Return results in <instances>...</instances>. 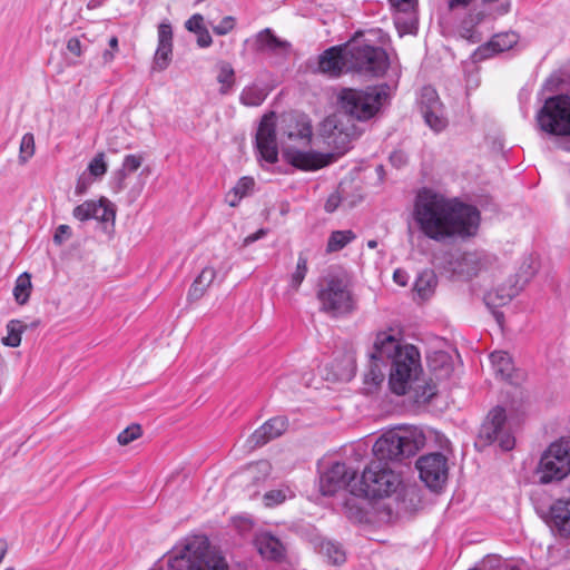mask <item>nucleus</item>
<instances>
[{
	"label": "nucleus",
	"mask_w": 570,
	"mask_h": 570,
	"mask_svg": "<svg viewBox=\"0 0 570 570\" xmlns=\"http://www.w3.org/2000/svg\"><path fill=\"white\" fill-rule=\"evenodd\" d=\"M412 216L420 232L438 243L475 236L481 220L475 206L426 188L417 193Z\"/></svg>",
	"instance_id": "f257e3e1"
},
{
	"label": "nucleus",
	"mask_w": 570,
	"mask_h": 570,
	"mask_svg": "<svg viewBox=\"0 0 570 570\" xmlns=\"http://www.w3.org/2000/svg\"><path fill=\"white\" fill-rule=\"evenodd\" d=\"M361 135L355 122L337 114L326 117L320 125V136L332 153L299 151L287 149V164L293 167L313 171L332 164L338 156L344 155L354 139Z\"/></svg>",
	"instance_id": "f03ea898"
},
{
	"label": "nucleus",
	"mask_w": 570,
	"mask_h": 570,
	"mask_svg": "<svg viewBox=\"0 0 570 570\" xmlns=\"http://www.w3.org/2000/svg\"><path fill=\"white\" fill-rule=\"evenodd\" d=\"M375 360L390 361L389 386L396 395H405L423 373L421 354L412 344H401L392 334L381 332L373 345Z\"/></svg>",
	"instance_id": "7ed1b4c3"
},
{
	"label": "nucleus",
	"mask_w": 570,
	"mask_h": 570,
	"mask_svg": "<svg viewBox=\"0 0 570 570\" xmlns=\"http://www.w3.org/2000/svg\"><path fill=\"white\" fill-rule=\"evenodd\" d=\"M425 444V435L420 428L400 426L380 436L373 445V462L386 463L413 456Z\"/></svg>",
	"instance_id": "20e7f679"
},
{
	"label": "nucleus",
	"mask_w": 570,
	"mask_h": 570,
	"mask_svg": "<svg viewBox=\"0 0 570 570\" xmlns=\"http://www.w3.org/2000/svg\"><path fill=\"white\" fill-rule=\"evenodd\" d=\"M389 98V86H368L364 89L343 88L337 95L338 107L353 121L373 118Z\"/></svg>",
	"instance_id": "39448f33"
},
{
	"label": "nucleus",
	"mask_w": 570,
	"mask_h": 570,
	"mask_svg": "<svg viewBox=\"0 0 570 570\" xmlns=\"http://www.w3.org/2000/svg\"><path fill=\"white\" fill-rule=\"evenodd\" d=\"M320 311L331 317H345L357 308L351 279L346 274L330 275L317 291Z\"/></svg>",
	"instance_id": "423d86ee"
},
{
	"label": "nucleus",
	"mask_w": 570,
	"mask_h": 570,
	"mask_svg": "<svg viewBox=\"0 0 570 570\" xmlns=\"http://www.w3.org/2000/svg\"><path fill=\"white\" fill-rule=\"evenodd\" d=\"M346 60L347 71L368 78L382 77L390 66V59L384 49L366 43L357 37L346 43Z\"/></svg>",
	"instance_id": "0eeeda50"
},
{
	"label": "nucleus",
	"mask_w": 570,
	"mask_h": 570,
	"mask_svg": "<svg viewBox=\"0 0 570 570\" xmlns=\"http://www.w3.org/2000/svg\"><path fill=\"white\" fill-rule=\"evenodd\" d=\"M183 561L187 563L188 570H227L225 559L210 548L205 538L189 541L174 559H169L168 566L174 568L176 562Z\"/></svg>",
	"instance_id": "6e6552de"
},
{
	"label": "nucleus",
	"mask_w": 570,
	"mask_h": 570,
	"mask_svg": "<svg viewBox=\"0 0 570 570\" xmlns=\"http://www.w3.org/2000/svg\"><path fill=\"white\" fill-rule=\"evenodd\" d=\"M570 473V439L552 442L541 455L537 475L541 484L564 479Z\"/></svg>",
	"instance_id": "1a4fd4ad"
},
{
	"label": "nucleus",
	"mask_w": 570,
	"mask_h": 570,
	"mask_svg": "<svg viewBox=\"0 0 570 570\" xmlns=\"http://www.w3.org/2000/svg\"><path fill=\"white\" fill-rule=\"evenodd\" d=\"M537 122L547 134L570 136V130L564 128L570 122V96L557 95L546 99L537 112Z\"/></svg>",
	"instance_id": "9d476101"
},
{
	"label": "nucleus",
	"mask_w": 570,
	"mask_h": 570,
	"mask_svg": "<svg viewBox=\"0 0 570 570\" xmlns=\"http://www.w3.org/2000/svg\"><path fill=\"white\" fill-rule=\"evenodd\" d=\"M399 475L386 463L371 462L363 471L360 491L366 498H384L396 491Z\"/></svg>",
	"instance_id": "9b49d317"
},
{
	"label": "nucleus",
	"mask_w": 570,
	"mask_h": 570,
	"mask_svg": "<svg viewBox=\"0 0 570 570\" xmlns=\"http://www.w3.org/2000/svg\"><path fill=\"white\" fill-rule=\"evenodd\" d=\"M479 441L484 444L498 443L503 451L514 448L515 439L503 407L495 406L488 413L479 431Z\"/></svg>",
	"instance_id": "f8f14e48"
},
{
	"label": "nucleus",
	"mask_w": 570,
	"mask_h": 570,
	"mask_svg": "<svg viewBox=\"0 0 570 570\" xmlns=\"http://www.w3.org/2000/svg\"><path fill=\"white\" fill-rule=\"evenodd\" d=\"M534 272L531 264L524 262L521 266V273L511 276L505 283L485 293L484 303L487 306L497 308L507 305L519 294L523 285L533 276Z\"/></svg>",
	"instance_id": "ddd939ff"
},
{
	"label": "nucleus",
	"mask_w": 570,
	"mask_h": 570,
	"mask_svg": "<svg viewBox=\"0 0 570 570\" xmlns=\"http://www.w3.org/2000/svg\"><path fill=\"white\" fill-rule=\"evenodd\" d=\"M255 149L259 161L272 165L278 160L276 116L274 111L263 116L255 136Z\"/></svg>",
	"instance_id": "4468645a"
},
{
	"label": "nucleus",
	"mask_w": 570,
	"mask_h": 570,
	"mask_svg": "<svg viewBox=\"0 0 570 570\" xmlns=\"http://www.w3.org/2000/svg\"><path fill=\"white\" fill-rule=\"evenodd\" d=\"M421 480L432 490L441 489L448 479V460L440 453H430L416 461Z\"/></svg>",
	"instance_id": "2eb2a0df"
},
{
	"label": "nucleus",
	"mask_w": 570,
	"mask_h": 570,
	"mask_svg": "<svg viewBox=\"0 0 570 570\" xmlns=\"http://www.w3.org/2000/svg\"><path fill=\"white\" fill-rule=\"evenodd\" d=\"M421 114L425 124L435 132L442 131L448 126L444 107L438 92L432 87H424L420 100Z\"/></svg>",
	"instance_id": "dca6fc26"
},
{
	"label": "nucleus",
	"mask_w": 570,
	"mask_h": 570,
	"mask_svg": "<svg viewBox=\"0 0 570 570\" xmlns=\"http://www.w3.org/2000/svg\"><path fill=\"white\" fill-rule=\"evenodd\" d=\"M354 478L355 471L350 470L345 463L336 462L321 474L320 490L323 495H333L347 487Z\"/></svg>",
	"instance_id": "f3484780"
},
{
	"label": "nucleus",
	"mask_w": 570,
	"mask_h": 570,
	"mask_svg": "<svg viewBox=\"0 0 570 570\" xmlns=\"http://www.w3.org/2000/svg\"><path fill=\"white\" fill-rule=\"evenodd\" d=\"M494 258L482 250L465 252L455 262L453 271L466 278L478 275L493 264Z\"/></svg>",
	"instance_id": "a211bd4d"
},
{
	"label": "nucleus",
	"mask_w": 570,
	"mask_h": 570,
	"mask_svg": "<svg viewBox=\"0 0 570 570\" xmlns=\"http://www.w3.org/2000/svg\"><path fill=\"white\" fill-rule=\"evenodd\" d=\"M285 432V417L275 416L266 421L256 429L247 439L246 444L249 450L261 448Z\"/></svg>",
	"instance_id": "6ab92c4d"
},
{
	"label": "nucleus",
	"mask_w": 570,
	"mask_h": 570,
	"mask_svg": "<svg viewBox=\"0 0 570 570\" xmlns=\"http://www.w3.org/2000/svg\"><path fill=\"white\" fill-rule=\"evenodd\" d=\"M344 68L347 70L346 45L331 47L320 56L318 69L321 72L338 77Z\"/></svg>",
	"instance_id": "aec40b11"
},
{
	"label": "nucleus",
	"mask_w": 570,
	"mask_h": 570,
	"mask_svg": "<svg viewBox=\"0 0 570 570\" xmlns=\"http://www.w3.org/2000/svg\"><path fill=\"white\" fill-rule=\"evenodd\" d=\"M550 525L561 538L570 539V498L559 499L552 503Z\"/></svg>",
	"instance_id": "412c9836"
},
{
	"label": "nucleus",
	"mask_w": 570,
	"mask_h": 570,
	"mask_svg": "<svg viewBox=\"0 0 570 570\" xmlns=\"http://www.w3.org/2000/svg\"><path fill=\"white\" fill-rule=\"evenodd\" d=\"M253 49L257 53L274 57L285 50V41L276 37L271 28H265L252 40Z\"/></svg>",
	"instance_id": "4be33fe9"
},
{
	"label": "nucleus",
	"mask_w": 570,
	"mask_h": 570,
	"mask_svg": "<svg viewBox=\"0 0 570 570\" xmlns=\"http://www.w3.org/2000/svg\"><path fill=\"white\" fill-rule=\"evenodd\" d=\"M518 41L519 36L513 31L494 35L485 45L478 48L476 56L479 58H489L494 53L511 49Z\"/></svg>",
	"instance_id": "5701e85b"
},
{
	"label": "nucleus",
	"mask_w": 570,
	"mask_h": 570,
	"mask_svg": "<svg viewBox=\"0 0 570 570\" xmlns=\"http://www.w3.org/2000/svg\"><path fill=\"white\" fill-rule=\"evenodd\" d=\"M254 543L263 558L268 560L282 559L284 546L282 541L271 532L257 533Z\"/></svg>",
	"instance_id": "b1692460"
},
{
	"label": "nucleus",
	"mask_w": 570,
	"mask_h": 570,
	"mask_svg": "<svg viewBox=\"0 0 570 570\" xmlns=\"http://www.w3.org/2000/svg\"><path fill=\"white\" fill-rule=\"evenodd\" d=\"M287 138L308 144L312 138L311 119L305 114L293 112L287 119Z\"/></svg>",
	"instance_id": "393cba45"
},
{
	"label": "nucleus",
	"mask_w": 570,
	"mask_h": 570,
	"mask_svg": "<svg viewBox=\"0 0 570 570\" xmlns=\"http://www.w3.org/2000/svg\"><path fill=\"white\" fill-rule=\"evenodd\" d=\"M215 278L216 271L209 266L205 267L191 284L188 297L190 299H199Z\"/></svg>",
	"instance_id": "a878e982"
},
{
	"label": "nucleus",
	"mask_w": 570,
	"mask_h": 570,
	"mask_svg": "<svg viewBox=\"0 0 570 570\" xmlns=\"http://www.w3.org/2000/svg\"><path fill=\"white\" fill-rule=\"evenodd\" d=\"M266 97L267 92L263 87L252 83L242 90L239 101L242 105L247 107H258L264 102Z\"/></svg>",
	"instance_id": "bb28decb"
},
{
	"label": "nucleus",
	"mask_w": 570,
	"mask_h": 570,
	"mask_svg": "<svg viewBox=\"0 0 570 570\" xmlns=\"http://www.w3.org/2000/svg\"><path fill=\"white\" fill-rule=\"evenodd\" d=\"M494 372L503 379H510L513 371L511 356L507 352L497 351L490 354Z\"/></svg>",
	"instance_id": "cd10ccee"
},
{
	"label": "nucleus",
	"mask_w": 570,
	"mask_h": 570,
	"mask_svg": "<svg viewBox=\"0 0 570 570\" xmlns=\"http://www.w3.org/2000/svg\"><path fill=\"white\" fill-rule=\"evenodd\" d=\"M436 283L434 273L432 271H424L415 279L414 289L421 298H428L432 295Z\"/></svg>",
	"instance_id": "c85d7f7f"
},
{
	"label": "nucleus",
	"mask_w": 570,
	"mask_h": 570,
	"mask_svg": "<svg viewBox=\"0 0 570 570\" xmlns=\"http://www.w3.org/2000/svg\"><path fill=\"white\" fill-rule=\"evenodd\" d=\"M216 79L220 83L219 92L228 94L235 83V71L229 62L223 61L218 65Z\"/></svg>",
	"instance_id": "c756f323"
},
{
	"label": "nucleus",
	"mask_w": 570,
	"mask_h": 570,
	"mask_svg": "<svg viewBox=\"0 0 570 570\" xmlns=\"http://www.w3.org/2000/svg\"><path fill=\"white\" fill-rule=\"evenodd\" d=\"M355 238V234L352 230H335L333 232L327 240V252H338L343 249Z\"/></svg>",
	"instance_id": "7c9ffc66"
},
{
	"label": "nucleus",
	"mask_w": 570,
	"mask_h": 570,
	"mask_svg": "<svg viewBox=\"0 0 570 570\" xmlns=\"http://www.w3.org/2000/svg\"><path fill=\"white\" fill-rule=\"evenodd\" d=\"M31 291V281L28 273L21 274L13 288V296L19 305H23L28 302Z\"/></svg>",
	"instance_id": "2f4dec72"
},
{
	"label": "nucleus",
	"mask_w": 570,
	"mask_h": 570,
	"mask_svg": "<svg viewBox=\"0 0 570 570\" xmlns=\"http://www.w3.org/2000/svg\"><path fill=\"white\" fill-rule=\"evenodd\" d=\"M115 217L116 212L114 209L112 204L108 199L100 198L98 202H96L95 216L92 217V219H96L101 223L114 224Z\"/></svg>",
	"instance_id": "473e14b6"
},
{
	"label": "nucleus",
	"mask_w": 570,
	"mask_h": 570,
	"mask_svg": "<svg viewBox=\"0 0 570 570\" xmlns=\"http://www.w3.org/2000/svg\"><path fill=\"white\" fill-rule=\"evenodd\" d=\"M26 325L21 321L13 320L7 325L8 335L3 337V344L11 347H17L21 343V334Z\"/></svg>",
	"instance_id": "72a5a7b5"
},
{
	"label": "nucleus",
	"mask_w": 570,
	"mask_h": 570,
	"mask_svg": "<svg viewBox=\"0 0 570 570\" xmlns=\"http://www.w3.org/2000/svg\"><path fill=\"white\" fill-rule=\"evenodd\" d=\"M371 364L368 371L364 375V380L366 383H372L374 385H379L384 381L385 374L382 370V365L386 360H375L373 357V352L370 354Z\"/></svg>",
	"instance_id": "f704fd0d"
},
{
	"label": "nucleus",
	"mask_w": 570,
	"mask_h": 570,
	"mask_svg": "<svg viewBox=\"0 0 570 570\" xmlns=\"http://www.w3.org/2000/svg\"><path fill=\"white\" fill-rule=\"evenodd\" d=\"M321 551L333 564H342L345 561V552L342 547L335 542L326 541L321 546Z\"/></svg>",
	"instance_id": "c9c22d12"
},
{
	"label": "nucleus",
	"mask_w": 570,
	"mask_h": 570,
	"mask_svg": "<svg viewBox=\"0 0 570 570\" xmlns=\"http://www.w3.org/2000/svg\"><path fill=\"white\" fill-rule=\"evenodd\" d=\"M35 136L27 132L22 136L19 149V161L26 164L35 155Z\"/></svg>",
	"instance_id": "e433bc0d"
},
{
	"label": "nucleus",
	"mask_w": 570,
	"mask_h": 570,
	"mask_svg": "<svg viewBox=\"0 0 570 570\" xmlns=\"http://www.w3.org/2000/svg\"><path fill=\"white\" fill-rule=\"evenodd\" d=\"M107 163L105 161V154L98 153L89 163V176L100 178L107 173Z\"/></svg>",
	"instance_id": "4c0bfd02"
},
{
	"label": "nucleus",
	"mask_w": 570,
	"mask_h": 570,
	"mask_svg": "<svg viewBox=\"0 0 570 570\" xmlns=\"http://www.w3.org/2000/svg\"><path fill=\"white\" fill-rule=\"evenodd\" d=\"M95 200H86L82 204L75 207L72 215L76 219L80 222H86L92 219L95 216Z\"/></svg>",
	"instance_id": "58836bf2"
},
{
	"label": "nucleus",
	"mask_w": 570,
	"mask_h": 570,
	"mask_svg": "<svg viewBox=\"0 0 570 570\" xmlns=\"http://www.w3.org/2000/svg\"><path fill=\"white\" fill-rule=\"evenodd\" d=\"M171 50L173 45L158 43L155 53V65L158 67L159 70H164L167 68L170 61Z\"/></svg>",
	"instance_id": "ea45409f"
},
{
	"label": "nucleus",
	"mask_w": 570,
	"mask_h": 570,
	"mask_svg": "<svg viewBox=\"0 0 570 570\" xmlns=\"http://www.w3.org/2000/svg\"><path fill=\"white\" fill-rule=\"evenodd\" d=\"M144 158L140 155H127L124 158L122 167L119 170L120 180H124L126 177V173L136 171L142 164Z\"/></svg>",
	"instance_id": "a19ab883"
},
{
	"label": "nucleus",
	"mask_w": 570,
	"mask_h": 570,
	"mask_svg": "<svg viewBox=\"0 0 570 570\" xmlns=\"http://www.w3.org/2000/svg\"><path fill=\"white\" fill-rule=\"evenodd\" d=\"M141 434V428L138 424H132L128 428H126L124 431H121L118 434V442L121 445H127L134 440L138 439Z\"/></svg>",
	"instance_id": "79ce46f5"
},
{
	"label": "nucleus",
	"mask_w": 570,
	"mask_h": 570,
	"mask_svg": "<svg viewBox=\"0 0 570 570\" xmlns=\"http://www.w3.org/2000/svg\"><path fill=\"white\" fill-rule=\"evenodd\" d=\"M255 186V181L252 177L244 176L238 179L236 185L233 187V189L236 190L243 198L248 196Z\"/></svg>",
	"instance_id": "37998d69"
},
{
	"label": "nucleus",
	"mask_w": 570,
	"mask_h": 570,
	"mask_svg": "<svg viewBox=\"0 0 570 570\" xmlns=\"http://www.w3.org/2000/svg\"><path fill=\"white\" fill-rule=\"evenodd\" d=\"M213 31L218 36H225L235 28V18L232 16L224 17L216 26H212Z\"/></svg>",
	"instance_id": "c03bdc74"
},
{
	"label": "nucleus",
	"mask_w": 570,
	"mask_h": 570,
	"mask_svg": "<svg viewBox=\"0 0 570 570\" xmlns=\"http://www.w3.org/2000/svg\"><path fill=\"white\" fill-rule=\"evenodd\" d=\"M307 272V262L305 258L299 257L296 265V271L292 276V284L294 287H297L301 285L303 279L305 278Z\"/></svg>",
	"instance_id": "a18cd8bd"
},
{
	"label": "nucleus",
	"mask_w": 570,
	"mask_h": 570,
	"mask_svg": "<svg viewBox=\"0 0 570 570\" xmlns=\"http://www.w3.org/2000/svg\"><path fill=\"white\" fill-rule=\"evenodd\" d=\"M263 500L266 507L273 508L283 503L285 500V494L282 490H272L264 494Z\"/></svg>",
	"instance_id": "49530a36"
},
{
	"label": "nucleus",
	"mask_w": 570,
	"mask_h": 570,
	"mask_svg": "<svg viewBox=\"0 0 570 570\" xmlns=\"http://www.w3.org/2000/svg\"><path fill=\"white\" fill-rule=\"evenodd\" d=\"M158 43L173 45V29L170 23L161 22L158 26Z\"/></svg>",
	"instance_id": "de8ad7c7"
},
{
	"label": "nucleus",
	"mask_w": 570,
	"mask_h": 570,
	"mask_svg": "<svg viewBox=\"0 0 570 570\" xmlns=\"http://www.w3.org/2000/svg\"><path fill=\"white\" fill-rule=\"evenodd\" d=\"M185 27L188 31L194 32L195 35L202 31L204 28V18L200 13L193 14L186 22Z\"/></svg>",
	"instance_id": "09e8293b"
},
{
	"label": "nucleus",
	"mask_w": 570,
	"mask_h": 570,
	"mask_svg": "<svg viewBox=\"0 0 570 570\" xmlns=\"http://www.w3.org/2000/svg\"><path fill=\"white\" fill-rule=\"evenodd\" d=\"M71 237V228L68 225H59L53 235V242L61 245Z\"/></svg>",
	"instance_id": "8fccbe9b"
},
{
	"label": "nucleus",
	"mask_w": 570,
	"mask_h": 570,
	"mask_svg": "<svg viewBox=\"0 0 570 570\" xmlns=\"http://www.w3.org/2000/svg\"><path fill=\"white\" fill-rule=\"evenodd\" d=\"M399 11L409 12L414 9L416 0H389Z\"/></svg>",
	"instance_id": "3c124183"
},
{
	"label": "nucleus",
	"mask_w": 570,
	"mask_h": 570,
	"mask_svg": "<svg viewBox=\"0 0 570 570\" xmlns=\"http://www.w3.org/2000/svg\"><path fill=\"white\" fill-rule=\"evenodd\" d=\"M91 185V178L89 175L83 173L77 180L76 185V194L82 195L87 191L88 187Z\"/></svg>",
	"instance_id": "603ef678"
},
{
	"label": "nucleus",
	"mask_w": 570,
	"mask_h": 570,
	"mask_svg": "<svg viewBox=\"0 0 570 570\" xmlns=\"http://www.w3.org/2000/svg\"><path fill=\"white\" fill-rule=\"evenodd\" d=\"M196 36H197V45L200 48H207L213 42L212 36H210L209 31L207 30V28H204L202 31L197 32Z\"/></svg>",
	"instance_id": "864d4df0"
},
{
	"label": "nucleus",
	"mask_w": 570,
	"mask_h": 570,
	"mask_svg": "<svg viewBox=\"0 0 570 570\" xmlns=\"http://www.w3.org/2000/svg\"><path fill=\"white\" fill-rule=\"evenodd\" d=\"M562 82V79L560 75H551L544 82V88L549 91H554L560 89V85Z\"/></svg>",
	"instance_id": "5fc2aeb1"
},
{
	"label": "nucleus",
	"mask_w": 570,
	"mask_h": 570,
	"mask_svg": "<svg viewBox=\"0 0 570 570\" xmlns=\"http://www.w3.org/2000/svg\"><path fill=\"white\" fill-rule=\"evenodd\" d=\"M67 49L72 55L79 57L82 53V45L77 37L70 38L67 42Z\"/></svg>",
	"instance_id": "6e6d98bb"
},
{
	"label": "nucleus",
	"mask_w": 570,
	"mask_h": 570,
	"mask_svg": "<svg viewBox=\"0 0 570 570\" xmlns=\"http://www.w3.org/2000/svg\"><path fill=\"white\" fill-rule=\"evenodd\" d=\"M340 203H341V197L338 196V194H332L326 199L324 208L327 213H333L337 209V207L340 206Z\"/></svg>",
	"instance_id": "4d7b16f0"
},
{
	"label": "nucleus",
	"mask_w": 570,
	"mask_h": 570,
	"mask_svg": "<svg viewBox=\"0 0 570 570\" xmlns=\"http://www.w3.org/2000/svg\"><path fill=\"white\" fill-rule=\"evenodd\" d=\"M435 394V386L426 384L421 395H416V402H429Z\"/></svg>",
	"instance_id": "13d9d810"
},
{
	"label": "nucleus",
	"mask_w": 570,
	"mask_h": 570,
	"mask_svg": "<svg viewBox=\"0 0 570 570\" xmlns=\"http://www.w3.org/2000/svg\"><path fill=\"white\" fill-rule=\"evenodd\" d=\"M242 198L243 197L238 193H236V190L233 188L226 194V197H225L226 203L230 207H236L239 204V202L242 200Z\"/></svg>",
	"instance_id": "bf43d9fd"
},
{
	"label": "nucleus",
	"mask_w": 570,
	"mask_h": 570,
	"mask_svg": "<svg viewBox=\"0 0 570 570\" xmlns=\"http://www.w3.org/2000/svg\"><path fill=\"white\" fill-rule=\"evenodd\" d=\"M393 279L396 284H399L401 286H405L409 281V275L405 271L399 268V269L394 271Z\"/></svg>",
	"instance_id": "052dcab7"
},
{
	"label": "nucleus",
	"mask_w": 570,
	"mask_h": 570,
	"mask_svg": "<svg viewBox=\"0 0 570 570\" xmlns=\"http://www.w3.org/2000/svg\"><path fill=\"white\" fill-rule=\"evenodd\" d=\"M390 161L395 167H401L406 163V157L402 151H394L390 156Z\"/></svg>",
	"instance_id": "680f3d73"
},
{
	"label": "nucleus",
	"mask_w": 570,
	"mask_h": 570,
	"mask_svg": "<svg viewBox=\"0 0 570 570\" xmlns=\"http://www.w3.org/2000/svg\"><path fill=\"white\" fill-rule=\"evenodd\" d=\"M265 235H266V230H265V229H263V228H261V229H258L256 233H253V234H250V235L246 236V237L244 238L243 244H244V246L250 245V244H253L254 242H256V240L261 239V238H262L263 236H265Z\"/></svg>",
	"instance_id": "e2e57ef3"
},
{
	"label": "nucleus",
	"mask_w": 570,
	"mask_h": 570,
	"mask_svg": "<svg viewBox=\"0 0 570 570\" xmlns=\"http://www.w3.org/2000/svg\"><path fill=\"white\" fill-rule=\"evenodd\" d=\"M473 0H449L450 9H454L456 7H468Z\"/></svg>",
	"instance_id": "0e129e2a"
},
{
	"label": "nucleus",
	"mask_w": 570,
	"mask_h": 570,
	"mask_svg": "<svg viewBox=\"0 0 570 570\" xmlns=\"http://www.w3.org/2000/svg\"><path fill=\"white\" fill-rule=\"evenodd\" d=\"M438 360H440V362L442 364L449 363V356L445 353H438V354H435V358L431 360V363H430L433 368H435V366L433 364Z\"/></svg>",
	"instance_id": "69168bd1"
},
{
	"label": "nucleus",
	"mask_w": 570,
	"mask_h": 570,
	"mask_svg": "<svg viewBox=\"0 0 570 570\" xmlns=\"http://www.w3.org/2000/svg\"><path fill=\"white\" fill-rule=\"evenodd\" d=\"M114 53H115V51H112L111 49L110 50H105L104 55H102L104 61L105 62H110L114 59Z\"/></svg>",
	"instance_id": "338daca9"
},
{
	"label": "nucleus",
	"mask_w": 570,
	"mask_h": 570,
	"mask_svg": "<svg viewBox=\"0 0 570 570\" xmlns=\"http://www.w3.org/2000/svg\"><path fill=\"white\" fill-rule=\"evenodd\" d=\"M109 47L115 52L118 50V38L117 37L114 36L109 39Z\"/></svg>",
	"instance_id": "774afa93"
}]
</instances>
